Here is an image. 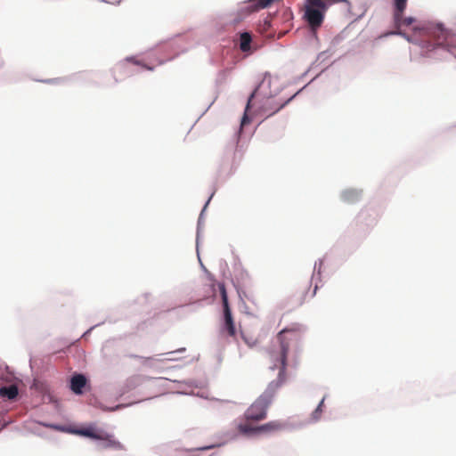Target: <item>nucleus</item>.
Returning <instances> with one entry per match:
<instances>
[{"instance_id":"obj_16","label":"nucleus","mask_w":456,"mask_h":456,"mask_svg":"<svg viewBox=\"0 0 456 456\" xmlns=\"http://www.w3.org/2000/svg\"><path fill=\"white\" fill-rule=\"evenodd\" d=\"M323 405H324V399H322V400L320 402L319 405L317 406V408H316V409L314 410V411L313 412V414H312V419H313L314 420H315V421H316V420L320 419V418H321V416H322V411H323V409H322V408H323Z\"/></svg>"},{"instance_id":"obj_1","label":"nucleus","mask_w":456,"mask_h":456,"mask_svg":"<svg viewBox=\"0 0 456 456\" xmlns=\"http://www.w3.org/2000/svg\"><path fill=\"white\" fill-rule=\"evenodd\" d=\"M279 348L270 353L271 359L279 362V373L275 380L269 383L265 392L247 409L244 413L247 421H260L266 418L267 409L278 389L287 379V356L300 351L301 331L299 328L283 329L278 333Z\"/></svg>"},{"instance_id":"obj_14","label":"nucleus","mask_w":456,"mask_h":456,"mask_svg":"<svg viewBox=\"0 0 456 456\" xmlns=\"http://www.w3.org/2000/svg\"><path fill=\"white\" fill-rule=\"evenodd\" d=\"M240 335L244 342L249 347L256 346L259 343V340L256 337L248 336L243 330L240 331Z\"/></svg>"},{"instance_id":"obj_7","label":"nucleus","mask_w":456,"mask_h":456,"mask_svg":"<svg viewBox=\"0 0 456 456\" xmlns=\"http://www.w3.org/2000/svg\"><path fill=\"white\" fill-rule=\"evenodd\" d=\"M86 384V379L82 374H77L72 377L70 381V388L71 390L77 394L80 395L82 394V389Z\"/></svg>"},{"instance_id":"obj_19","label":"nucleus","mask_w":456,"mask_h":456,"mask_svg":"<svg viewBox=\"0 0 456 456\" xmlns=\"http://www.w3.org/2000/svg\"><path fill=\"white\" fill-rule=\"evenodd\" d=\"M212 447H213V446H207V447L200 448V449H198V450H199V451H200V450H208V449H210V448H212Z\"/></svg>"},{"instance_id":"obj_20","label":"nucleus","mask_w":456,"mask_h":456,"mask_svg":"<svg viewBox=\"0 0 456 456\" xmlns=\"http://www.w3.org/2000/svg\"><path fill=\"white\" fill-rule=\"evenodd\" d=\"M176 351H177V352H184V351H185V348H180V349H177Z\"/></svg>"},{"instance_id":"obj_12","label":"nucleus","mask_w":456,"mask_h":456,"mask_svg":"<svg viewBox=\"0 0 456 456\" xmlns=\"http://www.w3.org/2000/svg\"><path fill=\"white\" fill-rule=\"evenodd\" d=\"M238 430L240 433L243 435H248L252 433H258L257 432V427L252 426L248 421L245 423H240L238 425Z\"/></svg>"},{"instance_id":"obj_18","label":"nucleus","mask_w":456,"mask_h":456,"mask_svg":"<svg viewBox=\"0 0 456 456\" xmlns=\"http://www.w3.org/2000/svg\"><path fill=\"white\" fill-rule=\"evenodd\" d=\"M127 61H132L136 65H140L141 63L138 61L134 60V58H128Z\"/></svg>"},{"instance_id":"obj_8","label":"nucleus","mask_w":456,"mask_h":456,"mask_svg":"<svg viewBox=\"0 0 456 456\" xmlns=\"http://www.w3.org/2000/svg\"><path fill=\"white\" fill-rule=\"evenodd\" d=\"M102 430H96L93 427L86 428L76 429L73 431L74 434H77V435H79L82 436H86V437H89L92 439H95V440H97L98 438H102L100 436V434H102Z\"/></svg>"},{"instance_id":"obj_13","label":"nucleus","mask_w":456,"mask_h":456,"mask_svg":"<svg viewBox=\"0 0 456 456\" xmlns=\"http://www.w3.org/2000/svg\"><path fill=\"white\" fill-rule=\"evenodd\" d=\"M256 89L250 94L248 100V103H247V106H246V110H245V113L242 117V119H241V124H240V126H244L246 124H248L249 122V119H248V117L247 115V112L248 110L250 109L251 107V102L252 100L254 99V97L256 96Z\"/></svg>"},{"instance_id":"obj_5","label":"nucleus","mask_w":456,"mask_h":456,"mask_svg":"<svg viewBox=\"0 0 456 456\" xmlns=\"http://www.w3.org/2000/svg\"><path fill=\"white\" fill-rule=\"evenodd\" d=\"M286 427L285 423L280 420H273L257 427L258 433H274L282 430Z\"/></svg>"},{"instance_id":"obj_3","label":"nucleus","mask_w":456,"mask_h":456,"mask_svg":"<svg viewBox=\"0 0 456 456\" xmlns=\"http://www.w3.org/2000/svg\"><path fill=\"white\" fill-rule=\"evenodd\" d=\"M221 293L222 303H223V313H224V324L222 331L227 332V334L236 339V329L235 323L232 315V311L228 302V297L225 289V286L223 283L218 285Z\"/></svg>"},{"instance_id":"obj_21","label":"nucleus","mask_w":456,"mask_h":456,"mask_svg":"<svg viewBox=\"0 0 456 456\" xmlns=\"http://www.w3.org/2000/svg\"><path fill=\"white\" fill-rule=\"evenodd\" d=\"M191 456H200V455H198V454H192V455H191Z\"/></svg>"},{"instance_id":"obj_6","label":"nucleus","mask_w":456,"mask_h":456,"mask_svg":"<svg viewBox=\"0 0 456 456\" xmlns=\"http://www.w3.org/2000/svg\"><path fill=\"white\" fill-rule=\"evenodd\" d=\"M403 12H400V16L399 17H396V11H395L394 12V22H395V28L398 30L396 32H394L393 34H399V35H402L400 29L403 28V27H409L411 26V24H413V22L415 21V19L412 18V17H408V18H403Z\"/></svg>"},{"instance_id":"obj_4","label":"nucleus","mask_w":456,"mask_h":456,"mask_svg":"<svg viewBox=\"0 0 456 456\" xmlns=\"http://www.w3.org/2000/svg\"><path fill=\"white\" fill-rule=\"evenodd\" d=\"M100 436L102 438H98L97 440L102 441V444H99L101 449L124 450L123 444L116 440L113 435L102 431Z\"/></svg>"},{"instance_id":"obj_15","label":"nucleus","mask_w":456,"mask_h":456,"mask_svg":"<svg viewBox=\"0 0 456 456\" xmlns=\"http://www.w3.org/2000/svg\"><path fill=\"white\" fill-rule=\"evenodd\" d=\"M395 2V11H396V17L400 16V12H403L406 5L407 0H394Z\"/></svg>"},{"instance_id":"obj_11","label":"nucleus","mask_w":456,"mask_h":456,"mask_svg":"<svg viewBox=\"0 0 456 456\" xmlns=\"http://www.w3.org/2000/svg\"><path fill=\"white\" fill-rule=\"evenodd\" d=\"M251 36L248 32H244L240 37V48L242 52H248L250 49Z\"/></svg>"},{"instance_id":"obj_9","label":"nucleus","mask_w":456,"mask_h":456,"mask_svg":"<svg viewBox=\"0 0 456 456\" xmlns=\"http://www.w3.org/2000/svg\"><path fill=\"white\" fill-rule=\"evenodd\" d=\"M18 395V387L16 385H11L9 387H2L0 388V396L6 397L10 400L16 398Z\"/></svg>"},{"instance_id":"obj_10","label":"nucleus","mask_w":456,"mask_h":456,"mask_svg":"<svg viewBox=\"0 0 456 456\" xmlns=\"http://www.w3.org/2000/svg\"><path fill=\"white\" fill-rule=\"evenodd\" d=\"M360 198V192L356 190H346L342 193V199L346 203L356 202Z\"/></svg>"},{"instance_id":"obj_17","label":"nucleus","mask_w":456,"mask_h":456,"mask_svg":"<svg viewBox=\"0 0 456 456\" xmlns=\"http://www.w3.org/2000/svg\"><path fill=\"white\" fill-rule=\"evenodd\" d=\"M285 104H286V102H285V103L281 104V105H280L278 108H276L273 111L270 112V114H268V116H272V115H273L274 113H276L277 111H279L281 108H283V107H284V105H285Z\"/></svg>"},{"instance_id":"obj_2","label":"nucleus","mask_w":456,"mask_h":456,"mask_svg":"<svg viewBox=\"0 0 456 456\" xmlns=\"http://www.w3.org/2000/svg\"><path fill=\"white\" fill-rule=\"evenodd\" d=\"M305 6V19L312 29L321 27L324 19V11L327 6L324 0H307Z\"/></svg>"}]
</instances>
